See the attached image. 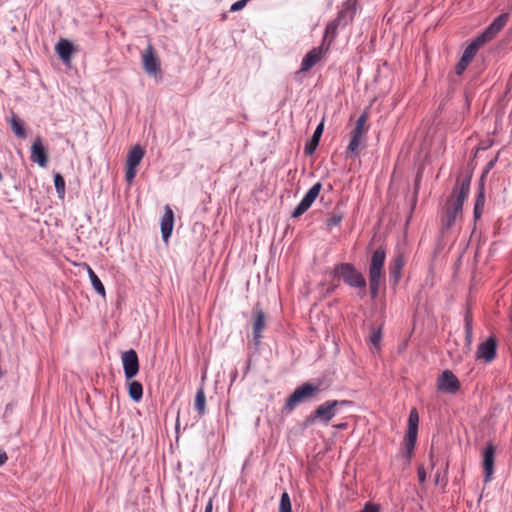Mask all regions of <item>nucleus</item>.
Wrapping results in <instances>:
<instances>
[{
  "label": "nucleus",
  "mask_w": 512,
  "mask_h": 512,
  "mask_svg": "<svg viewBox=\"0 0 512 512\" xmlns=\"http://www.w3.org/2000/svg\"><path fill=\"white\" fill-rule=\"evenodd\" d=\"M471 179L472 175L468 174L460 182L457 181L453 188L441 217V230L443 233L450 230L455 224L457 217L461 215L463 204L469 195Z\"/></svg>",
  "instance_id": "f257e3e1"
},
{
  "label": "nucleus",
  "mask_w": 512,
  "mask_h": 512,
  "mask_svg": "<svg viewBox=\"0 0 512 512\" xmlns=\"http://www.w3.org/2000/svg\"><path fill=\"white\" fill-rule=\"evenodd\" d=\"M334 277L340 278L351 288L358 289V296L364 298L366 295L367 282L364 275L356 267L348 262L338 263L333 269Z\"/></svg>",
  "instance_id": "f03ea898"
},
{
  "label": "nucleus",
  "mask_w": 512,
  "mask_h": 512,
  "mask_svg": "<svg viewBox=\"0 0 512 512\" xmlns=\"http://www.w3.org/2000/svg\"><path fill=\"white\" fill-rule=\"evenodd\" d=\"M353 402L349 400H328L319 405L311 414L305 418V426L313 425L317 420L328 424L331 419L345 407L352 406Z\"/></svg>",
  "instance_id": "7ed1b4c3"
},
{
  "label": "nucleus",
  "mask_w": 512,
  "mask_h": 512,
  "mask_svg": "<svg viewBox=\"0 0 512 512\" xmlns=\"http://www.w3.org/2000/svg\"><path fill=\"white\" fill-rule=\"evenodd\" d=\"M386 258L385 249L380 246L372 254L369 264V290L372 299H376L383 279V267Z\"/></svg>",
  "instance_id": "20e7f679"
},
{
  "label": "nucleus",
  "mask_w": 512,
  "mask_h": 512,
  "mask_svg": "<svg viewBox=\"0 0 512 512\" xmlns=\"http://www.w3.org/2000/svg\"><path fill=\"white\" fill-rule=\"evenodd\" d=\"M319 391H320V388L318 385H315L310 382L303 383L302 385L298 386L293 391V393L288 397L285 405L283 406L282 412L283 413L292 412L298 404L310 400L317 393H319Z\"/></svg>",
  "instance_id": "39448f33"
},
{
  "label": "nucleus",
  "mask_w": 512,
  "mask_h": 512,
  "mask_svg": "<svg viewBox=\"0 0 512 512\" xmlns=\"http://www.w3.org/2000/svg\"><path fill=\"white\" fill-rule=\"evenodd\" d=\"M508 18V13L500 14L481 34L476 36L471 42L475 43L476 46L480 49L484 44L492 40L497 35V33L506 25Z\"/></svg>",
  "instance_id": "423d86ee"
},
{
  "label": "nucleus",
  "mask_w": 512,
  "mask_h": 512,
  "mask_svg": "<svg viewBox=\"0 0 512 512\" xmlns=\"http://www.w3.org/2000/svg\"><path fill=\"white\" fill-rule=\"evenodd\" d=\"M418 424H419V415L415 408H413L408 417V428L405 436V450L406 457L409 459L411 453L413 452L418 435Z\"/></svg>",
  "instance_id": "0eeeda50"
},
{
  "label": "nucleus",
  "mask_w": 512,
  "mask_h": 512,
  "mask_svg": "<svg viewBox=\"0 0 512 512\" xmlns=\"http://www.w3.org/2000/svg\"><path fill=\"white\" fill-rule=\"evenodd\" d=\"M144 150L140 145L134 146L128 153L126 160L125 179L128 183H132L137 173V167L144 157Z\"/></svg>",
  "instance_id": "6e6552de"
},
{
  "label": "nucleus",
  "mask_w": 512,
  "mask_h": 512,
  "mask_svg": "<svg viewBox=\"0 0 512 512\" xmlns=\"http://www.w3.org/2000/svg\"><path fill=\"white\" fill-rule=\"evenodd\" d=\"M322 189V184L320 182L315 183L304 195L300 203L295 207L291 216L293 218H298L302 216L313 204L316 198L319 196Z\"/></svg>",
  "instance_id": "1a4fd4ad"
},
{
  "label": "nucleus",
  "mask_w": 512,
  "mask_h": 512,
  "mask_svg": "<svg viewBox=\"0 0 512 512\" xmlns=\"http://www.w3.org/2000/svg\"><path fill=\"white\" fill-rule=\"evenodd\" d=\"M125 378L131 380L139 372V358L134 349H129L121 357Z\"/></svg>",
  "instance_id": "9d476101"
},
{
  "label": "nucleus",
  "mask_w": 512,
  "mask_h": 512,
  "mask_svg": "<svg viewBox=\"0 0 512 512\" xmlns=\"http://www.w3.org/2000/svg\"><path fill=\"white\" fill-rule=\"evenodd\" d=\"M437 388L448 394H455L460 389L458 378L450 370H445L438 377Z\"/></svg>",
  "instance_id": "9b49d317"
},
{
  "label": "nucleus",
  "mask_w": 512,
  "mask_h": 512,
  "mask_svg": "<svg viewBox=\"0 0 512 512\" xmlns=\"http://www.w3.org/2000/svg\"><path fill=\"white\" fill-rule=\"evenodd\" d=\"M143 68L145 72L156 77L161 74V66L158 57L155 55L154 48L149 45L142 55Z\"/></svg>",
  "instance_id": "f8f14e48"
},
{
  "label": "nucleus",
  "mask_w": 512,
  "mask_h": 512,
  "mask_svg": "<svg viewBox=\"0 0 512 512\" xmlns=\"http://www.w3.org/2000/svg\"><path fill=\"white\" fill-rule=\"evenodd\" d=\"M497 354V340L495 337L490 336L485 341L479 344L476 358L482 359L486 363L492 362Z\"/></svg>",
  "instance_id": "ddd939ff"
},
{
  "label": "nucleus",
  "mask_w": 512,
  "mask_h": 512,
  "mask_svg": "<svg viewBox=\"0 0 512 512\" xmlns=\"http://www.w3.org/2000/svg\"><path fill=\"white\" fill-rule=\"evenodd\" d=\"M495 451V446L492 442H489L482 452V465L485 482H489L494 473Z\"/></svg>",
  "instance_id": "4468645a"
},
{
  "label": "nucleus",
  "mask_w": 512,
  "mask_h": 512,
  "mask_svg": "<svg viewBox=\"0 0 512 512\" xmlns=\"http://www.w3.org/2000/svg\"><path fill=\"white\" fill-rule=\"evenodd\" d=\"M253 318V341L255 345H259L262 338V332L266 326V317L258 304L253 308Z\"/></svg>",
  "instance_id": "2eb2a0df"
},
{
  "label": "nucleus",
  "mask_w": 512,
  "mask_h": 512,
  "mask_svg": "<svg viewBox=\"0 0 512 512\" xmlns=\"http://www.w3.org/2000/svg\"><path fill=\"white\" fill-rule=\"evenodd\" d=\"M31 161L37 163L40 167H46L48 164L47 149L43 145L40 136L36 137L31 146Z\"/></svg>",
  "instance_id": "dca6fc26"
},
{
  "label": "nucleus",
  "mask_w": 512,
  "mask_h": 512,
  "mask_svg": "<svg viewBox=\"0 0 512 512\" xmlns=\"http://www.w3.org/2000/svg\"><path fill=\"white\" fill-rule=\"evenodd\" d=\"M162 239L168 242L174 227V212L169 205L165 206V211L160 223Z\"/></svg>",
  "instance_id": "f3484780"
},
{
  "label": "nucleus",
  "mask_w": 512,
  "mask_h": 512,
  "mask_svg": "<svg viewBox=\"0 0 512 512\" xmlns=\"http://www.w3.org/2000/svg\"><path fill=\"white\" fill-rule=\"evenodd\" d=\"M405 264L404 256L401 252H397L389 264L390 281L397 284L401 278V272Z\"/></svg>",
  "instance_id": "a211bd4d"
},
{
  "label": "nucleus",
  "mask_w": 512,
  "mask_h": 512,
  "mask_svg": "<svg viewBox=\"0 0 512 512\" xmlns=\"http://www.w3.org/2000/svg\"><path fill=\"white\" fill-rule=\"evenodd\" d=\"M55 51L60 59L68 65L71 62L72 54L74 52L73 43L67 39H61L55 47Z\"/></svg>",
  "instance_id": "6ab92c4d"
},
{
  "label": "nucleus",
  "mask_w": 512,
  "mask_h": 512,
  "mask_svg": "<svg viewBox=\"0 0 512 512\" xmlns=\"http://www.w3.org/2000/svg\"><path fill=\"white\" fill-rule=\"evenodd\" d=\"M323 130H324V122L322 121L316 127L312 137L305 144L304 153L307 156H312L315 153V151L319 145L321 136L323 134Z\"/></svg>",
  "instance_id": "aec40b11"
},
{
  "label": "nucleus",
  "mask_w": 512,
  "mask_h": 512,
  "mask_svg": "<svg viewBox=\"0 0 512 512\" xmlns=\"http://www.w3.org/2000/svg\"><path fill=\"white\" fill-rule=\"evenodd\" d=\"M322 48L317 47L310 50L302 59L301 72L309 71L321 59Z\"/></svg>",
  "instance_id": "412c9836"
},
{
  "label": "nucleus",
  "mask_w": 512,
  "mask_h": 512,
  "mask_svg": "<svg viewBox=\"0 0 512 512\" xmlns=\"http://www.w3.org/2000/svg\"><path fill=\"white\" fill-rule=\"evenodd\" d=\"M485 205V188L484 181H480L477 189V195L474 204L473 216L475 220L481 218Z\"/></svg>",
  "instance_id": "4be33fe9"
},
{
  "label": "nucleus",
  "mask_w": 512,
  "mask_h": 512,
  "mask_svg": "<svg viewBox=\"0 0 512 512\" xmlns=\"http://www.w3.org/2000/svg\"><path fill=\"white\" fill-rule=\"evenodd\" d=\"M345 17H346V11L341 10L338 13L336 19H334L333 21H331L330 23L327 24L326 29H325L324 40L326 38H330V42H332L335 39L336 34H337V29H338L339 25L341 24L342 19Z\"/></svg>",
  "instance_id": "5701e85b"
},
{
  "label": "nucleus",
  "mask_w": 512,
  "mask_h": 512,
  "mask_svg": "<svg viewBox=\"0 0 512 512\" xmlns=\"http://www.w3.org/2000/svg\"><path fill=\"white\" fill-rule=\"evenodd\" d=\"M128 394L133 401L139 402L143 397L142 384L136 380L128 382Z\"/></svg>",
  "instance_id": "b1692460"
},
{
  "label": "nucleus",
  "mask_w": 512,
  "mask_h": 512,
  "mask_svg": "<svg viewBox=\"0 0 512 512\" xmlns=\"http://www.w3.org/2000/svg\"><path fill=\"white\" fill-rule=\"evenodd\" d=\"M205 406H206V396L204 389L201 387L197 390L195 396V409L198 412L199 416H203L205 414Z\"/></svg>",
  "instance_id": "393cba45"
},
{
  "label": "nucleus",
  "mask_w": 512,
  "mask_h": 512,
  "mask_svg": "<svg viewBox=\"0 0 512 512\" xmlns=\"http://www.w3.org/2000/svg\"><path fill=\"white\" fill-rule=\"evenodd\" d=\"M88 274L90 282L94 290L101 296H105V287L95 272L88 266Z\"/></svg>",
  "instance_id": "a878e982"
},
{
  "label": "nucleus",
  "mask_w": 512,
  "mask_h": 512,
  "mask_svg": "<svg viewBox=\"0 0 512 512\" xmlns=\"http://www.w3.org/2000/svg\"><path fill=\"white\" fill-rule=\"evenodd\" d=\"M11 128L16 136L20 138L26 137V129L21 119L13 116L11 119Z\"/></svg>",
  "instance_id": "bb28decb"
},
{
  "label": "nucleus",
  "mask_w": 512,
  "mask_h": 512,
  "mask_svg": "<svg viewBox=\"0 0 512 512\" xmlns=\"http://www.w3.org/2000/svg\"><path fill=\"white\" fill-rule=\"evenodd\" d=\"M54 186L57 192V195L60 199H64L65 197V180L60 173L54 174Z\"/></svg>",
  "instance_id": "cd10ccee"
},
{
  "label": "nucleus",
  "mask_w": 512,
  "mask_h": 512,
  "mask_svg": "<svg viewBox=\"0 0 512 512\" xmlns=\"http://www.w3.org/2000/svg\"><path fill=\"white\" fill-rule=\"evenodd\" d=\"M367 118H368L367 113L366 112L362 113L358 117V119L356 121V125H355L352 133H354L356 135L362 136L366 132V130H367L365 128V125H366V122H367Z\"/></svg>",
  "instance_id": "c85d7f7f"
},
{
  "label": "nucleus",
  "mask_w": 512,
  "mask_h": 512,
  "mask_svg": "<svg viewBox=\"0 0 512 512\" xmlns=\"http://www.w3.org/2000/svg\"><path fill=\"white\" fill-rule=\"evenodd\" d=\"M279 512H293L289 494L285 491L280 498Z\"/></svg>",
  "instance_id": "c756f323"
},
{
  "label": "nucleus",
  "mask_w": 512,
  "mask_h": 512,
  "mask_svg": "<svg viewBox=\"0 0 512 512\" xmlns=\"http://www.w3.org/2000/svg\"><path fill=\"white\" fill-rule=\"evenodd\" d=\"M360 138H361L360 135H356V134L352 133V136H351V139L348 144L347 151H346L347 154L351 153V154L356 155L358 153L359 145H360Z\"/></svg>",
  "instance_id": "7c9ffc66"
},
{
  "label": "nucleus",
  "mask_w": 512,
  "mask_h": 512,
  "mask_svg": "<svg viewBox=\"0 0 512 512\" xmlns=\"http://www.w3.org/2000/svg\"><path fill=\"white\" fill-rule=\"evenodd\" d=\"M478 50L479 48L476 46V44L470 42L469 45L465 48L462 57L469 61H472Z\"/></svg>",
  "instance_id": "2f4dec72"
},
{
  "label": "nucleus",
  "mask_w": 512,
  "mask_h": 512,
  "mask_svg": "<svg viewBox=\"0 0 512 512\" xmlns=\"http://www.w3.org/2000/svg\"><path fill=\"white\" fill-rule=\"evenodd\" d=\"M381 339H382V329L381 327L377 328V329H374L372 330V333L369 337V340L371 342V344L379 349V345H380V342H381Z\"/></svg>",
  "instance_id": "473e14b6"
},
{
  "label": "nucleus",
  "mask_w": 512,
  "mask_h": 512,
  "mask_svg": "<svg viewBox=\"0 0 512 512\" xmlns=\"http://www.w3.org/2000/svg\"><path fill=\"white\" fill-rule=\"evenodd\" d=\"M343 219L342 213H333L331 217L326 220L327 227L331 228L337 226Z\"/></svg>",
  "instance_id": "72a5a7b5"
},
{
  "label": "nucleus",
  "mask_w": 512,
  "mask_h": 512,
  "mask_svg": "<svg viewBox=\"0 0 512 512\" xmlns=\"http://www.w3.org/2000/svg\"><path fill=\"white\" fill-rule=\"evenodd\" d=\"M471 61L461 57L458 64L456 65L455 72L457 75H461L467 66L470 64Z\"/></svg>",
  "instance_id": "f704fd0d"
},
{
  "label": "nucleus",
  "mask_w": 512,
  "mask_h": 512,
  "mask_svg": "<svg viewBox=\"0 0 512 512\" xmlns=\"http://www.w3.org/2000/svg\"><path fill=\"white\" fill-rule=\"evenodd\" d=\"M497 160H498V155H497V156H495L493 159H491V160L487 163V165H486V167H485V169H484V171H483V173H482V176H481L480 181H484V178H485V177H486V175L489 173V171H490V170L495 166V164H496Z\"/></svg>",
  "instance_id": "c9c22d12"
},
{
  "label": "nucleus",
  "mask_w": 512,
  "mask_h": 512,
  "mask_svg": "<svg viewBox=\"0 0 512 512\" xmlns=\"http://www.w3.org/2000/svg\"><path fill=\"white\" fill-rule=\"evenodd\" d=\"M248 1L249 0H239V1H236L235 3H233L231 5L230 11L231 12H237V11L242 10L246 6Z\"/></svg>",
  "instance_id": "e433bc0d"
},
{
  "label": "nucleus",
  "mask_w": 512,
  "mask_h": 512,
  "mask_svg": "<svg viewBox=\"0 0 512 512\" xmlns=\"http://www.w3.org/2000/svg\"><path fill=\"white\" fill-rule=\"evenodd\" d=\"M465 333L466 339L468 340V342H470L472 337V326L471 320L468 317L465 318Z\"/></svg>",
  "instance_id": "4c0bfd02"
},
{
  "label": "nucleus",
  "mask_w": 512,
  "mask_h": 512,
  "mask_svg": "<svg viewBox=\"0 0 512 512\" xmlns=\"http://www.w3.org/2000/svg\"><path fill=\"white\" fill-rule=\"evenodd\" d=\"M359 512H379V507L373 503L368 502Z\"/></svg>",
  "instance_id": "58836bf2"
},
{
  "label": "nucleus",
  "mask_w": 512,
  "mask_h": 512,
  "mask_svg": "<svg viewBox=\"0 0 512 512\" xmlns=\"http://www.w3.org/2000/svg\"><path fill=\"white\" fill-rule=\"evenodd\" d=\"M418 479L421 483L426 480V472L422 466L418 468Z\"/></svg>",
  "instance_id": "ea45409f"
},
{
  "label": "nucleus",
  "mask_w": 512,
  "mask_h": 512,
  "mask_svg": "<svg viewBox=\"0 0 512 512\" xmlns=\"http://www.w3.org/2000/svg\"><path fill=\"white\" fill-rule=\"evenodd\" d=\"M7 459L8 457L5 452L0 453V467L6 463Z\"/></svg>",
  "instance_id": "a19ab883"
},
{
  "label": "nucleus",
  "mask_w": 512,
  "mask_h": 512,
  "mask_svg": "<svg viewBox=\"0 0 512 512\" xmlns=\"http://www.w3.org/2000/svg\"><path fill=\"white\" fill-rule=\"evenodd\" d=\"M212 509H213V504H212V500L210 499L205 507L204 512H212Z\"/></svg>",
  "instance_id": "79ce46f5"
},
{
  "label": "nucleus",
  "mask_w": 512,
  "mask_h": 512,
  "mask_svg": "<svg viewBox=\"0 0 512 512\" xmlns=\"http://www.w3.org/2000/svg\"><path fill=\"white\" fill-rule=\"evenodd\" d=\"M337 288V285H332L330 287L327 288V292L328 293H333L335 291V289Z\"/></svg>",
  "instance_id": "37998d69"
},
{
  "label": "nucleus",
  "mask_w": 512,
  "mask_h": 512,
  "mask_svg": "<svg viewBox=\"0 0 512 512\" xmlns=\"http://www.w3.org/2000/svg\"><path fill=\"white\" fill-rule=\"evenodd\" d=\"M249 368H250V360H248L247 363H246L245 373L248 372Z\"/></svg>",
  "instance_id": "c03bdc74"
},
{
  "label": "nucleus",
  "mask_w": 512,
  "mask_h": 512,
  "mask_svg": "<svg viewBox=\"0 0 512 512\" xmlns=\"http://www.w3.org/2000/svg\"><path fill=\"white\" fill-rule=\"evenodd\" d=\"M345 426H346V424H341V425H339L338 427H339V428H344Z\"/></svg>",
  "instance_id": "a18cd8bd"
},
{
  "label": "nucleus",
  "mask_w": 512,
  "mask_h": 512,
  "mask_svg": "<svg viewBox=\"0 0 512 512\" xmlns=\"http://www.w3.org/2000/svg\"><path fill=\"white\" fill-rule=\"evenodd\" d=\"M327 190H332V185H329V187H327Z\"/></svg>",
  "instance_id": "49530a36"
},
{
  "label": "nucleus",
  "mask_w": 512,
  "mask_h": 512,
  "mask_svg": "<svg viewBox=\"0 0 512 512\" xmlns=\"http://www.w3.org/2000/svg\"><path fill=\"white\" fill-rule=\"evenodd\" d=\"M327 190H332V185H329V187H327Z\"/></svg>",
  "instance_id": "de8ad7c7"
}]
</instances>
